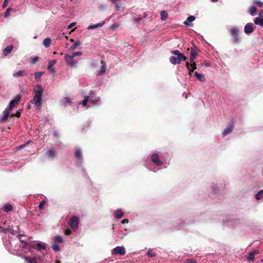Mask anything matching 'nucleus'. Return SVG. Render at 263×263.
I'll use <instances>...</instances> for the list:
<instances>
[{
  "label": "nucleus",
  "mask_w": 263,
  "mask_h": 263,
  "mask_svg": "<svg viewBox=\"0 0 263 263\" xmlns=\"http://www.w3.org/2000/svg\"><path fill=\"white\" fill-rule=\"evenodd\" d=\"M35 95L33 99L30 101V103L34 104V107L37 109H41L42 107V97L43 92V89L41 86H37V89L34 90Z\"/></svg>",
  "instance_id": "nucleus-1"
},
{
  "label": "nucleus",
  "mask_w": 263,
  "mask_h": 263,
  "mask_svg": "<svg viewBox=\"0 0 263 263\" xmlns=\"http://www.w3.org/2000/svg\"><path fill=\"white\" fill-rule=\"evenodd\" d=\"M171 52L172 54L176 55V57L171 56L169 58L170 62L172 64H180L182 61H184L187 59L186 57L178 50H172Z\"/></svg>",
  "instance_id": "nucleus-2"
},
{
  "label": "nucleus",
  "mask_w": 263,
  "mask_h": 263,
  "mask_svg": "<svg viewBox=\"0 0 263 263\" xmlns=\"http://www.w3.org/2000/svg\"><path fill=\"white\" fill-rule=\"evenodd\" d=\"M190 50H191L190 61H194L198 56V52H199V50L195 46L191 48H188L187 50L189 51Z\"/></svg>",
  "instance_id": "nucleus-3"
},
{
  "label": "nucleus",
  "mask_w": 263,
  "mask_h": 263,
  "mask_svg": "<svg viewBox=\"0 0 263 263\" xmlns=\"http://www.w3.org/2000/svg\"><path fill=\"white\" fill-rule=\"evenodd\" d=\"M65 60L66 63V64L69 65L71 67H76V65L78 63V62L74 60H73V58H72L71 56H70L68 54H65Z\"/></svg>",
  "instance_id": "nucleus-4"
},
{
  "label": "nucleus",
  "mask_w": 263,
  "mask_h": 263,
  "mask_svg": "<svg viewBox=\"0 0 263 263\" xmlns=\"http://www.w3.org/2000/svg\"><path fill=\"white\" fill-rule=\"evenodd\" d=\"M79 224V218L77 216H73L69 220L68 224L71 228L75 231L77 229Z\"/></svg>",
  "instance_id": "nucleus-5"
},
{
  "label": "nucleus",
  "mask_w": 263,
  "mask_h": 263,
  "mask_svg": "<svg viewBox=\"0 0 263 263\" xmlns=\"http://www.w3.org/2000/svg\"><path fill=\"white\" fill-rule=\"evenodd\" d=\"M239 30L237 28H233L232 29L231 34L233 38L234 39L235 43H238L240 42V37H239Z\"/></svg>",
  "instance_id": "nucleus-6"
},
{
  "label": "nucleus",
  "mask_w": 263,
  "mask_h": 263,
  "mask_svg": "<svg viewBox=\"0 0 263 263\" xmlns=\"http://www.w3.org/2000/svg\"><path fill=\"white\" fill-rule=\"evenodd\" d=\"M112 254L114 255L119 254L121 256L125 254V249L123 247H117L114 249Z\"/></svg>",
  "instance_id": "nucleus-7"
},
{
  "label": "nucleus",
  "mask_w": 263,
  "mask_h": 263,
  "mask_svg": "<svg viewBox=\"0 0 263 263\" xmlns=\"http://www.w3.org/2000/svg\"><path fill=\"white\" fill-rule=\"evenodd\" d=\"M234 127V122L233 120H232L231 121V124L228 126V127L223 130L222 133V135L223 136H226L228 134H230L232 133L233 128Z\"/></svg>",
  "instance_id": "nucleus-8"
},
{
  "label": "nucleus",
  "mask_w": 263,
  "mask_h": 263,
  "mask_svg": "<svg viewBox=\"0 0 263 263\" xmlns=\"http://www.w3.org/2000/svg\"><path fill=\"white\" fill-rule=\"evenodd\" d=\"M254 30V25L252 23H248L246 25L244 29V31L246 34L251 33Z\"/></svg>",
  "instance_id": "nucleus-9"
},
{
  "label": "nucleus",
  "mask_w": 263,
  "mask_h": 263,
  "mask_svg": "<svg viewBox=\"0 0 263 263\" xmlns=\"http://www.w3.org/2000/svg\"><path fill=\"white\" fill-rule=\"evenodd\" d=\"M31 247L32 248L40 251H41L42 250H45L46 249V246L44 244L42 243L41 242H39L36 244H33L31 245Z\"/></svg>",
  "instance_id": "nucleus-10"
},
{
  "label": "nucleus",
  "mask_w": 263,
  "mask_h": 263,
  "mask_svg": "<svg viewBox=\"0 0 263 263\" xmlns=\"http://www.w3.org/2000/svg\"><path fill=\"white\" fill-rule=\"evenodd\" d=\"M151 158L152 161L157 165H161L162 164V162L159 160V156L157 154H154L152 156Z\"/></svg>",
  "instance_id": "nucleus-11"
},
{
  "label": "nucleus",
  "mask_w": 263,
  "mask_h": 263,
  "mask_svg": "<svg viewBox=\"0 0 263 263\" xmlns=\"http://www.w3.org/2000/svg\"><path fill=\"white\" fill-rule=\"evenodd\" d=\"M259 254L258 250H254L248 254V256L247 257L248 261H254L255 260V255Z\"/></svg>",
  "instance_id": "nucleus-12"
},
{
  "label": "nucleus",
  "mask_w": 263,
  "mask_h": 263,
  "mask_svg": "<svg viewBox=\"0 0 263 263\" xmlns=\"http://www.w3.org/2000/svg\"><path fill=\"white\" fill-rule=\"evenodd\" d=\"M21 98L22 96H17L15 99L11 100L9 103V108H11L13 109V108L14 106V105L15 104H17L20 101Z\"/></svg>",
  "instance_id": "nucleus-13"
},
{
  "label": "nucleus",
  "mask_w": 263,
  "mask_h": 263,
  "mask_svg": "<svg viewBox=\"0 0 263 263\" xmlns=\"http://www.w3.org/2000/svg\"><path fill=\"white\" fill-rule=\"evenodd\" d=\"M74 149L75 152L74 153V156L79 160H82L83 156L81 149L78 147H76Z\"/></svg>",
  "instance_id": "nucleus-14"
},
{
  "label": "nucleus",
  "mask_w": 263,
  "mask_h": 263,
  "mask_svg": "<svg viewBox=\"0 0 263 263\" xmlns=\"http://www.w3.org/2000/svg\"><path fill=\"white\" fill-rule=\"evenodd\" d=\"M13 47L12 45L7 46L6 48H5L4 49L3 54L5 56H7L9 54H10L11 53V52L13 50Z\"/></svg>",
  "instance_id": "nucleus-15"
},
{
  "label": "nucleus",
  "mask_w": 263,
  "mask_h": 263,
  "mask_svg": "<svg viewBox=\"0 0 263 263\" xmlns=\"http://www.w3.org/2000/svg\"><path fill=\"white\" fill-rule=\"evenodd\" d=\"M194 76L198 80L201 82H204L205 81L204 76L202 74L198 73L197 71H196L194 73Z\"/></svg>",
  "instance_id": "nucleus-16"
},
{
  "label": "nucleus",
  "mask_w": 263,
  "mask_h": 263,
  "mask_svg": "<svg viewBox=\"0 0 263 263\" xmlns=\"http://www.w3.org/2000/svg\"><path fill=\"white\" fill-rule=\"evenodd\" d=\"M101 70L99 72V75H103L105 73L106 71V63L102 60L101 62Z\"/></svg>",
  "instance_id": "nucleus-17"
},
{
  "label": "nucleus",
  "mask_w": 263,
  "mask_h": 263,
  "mask_svg": "<svg viewBox=\"0 0 263 263\" xmlns=\"http://www.w3.org/2000/svg\"><path fill=\"white\" fill-rule=\"evenodd\" d=\"M56 63V60H53L49 62L47 69L51 72H54V69L52 68V66Z\"/></svg>",
  "instance_id": "nucleus-18"
},
{
  "label": "nucleus",
  "mask_w": 263,
  "mask_h": 263,
  "mask_svg": "<svg viewBox=\"0 0 263 263\" xmlns=\"http://www.w3.org/2000/svg\"><path fill=\"white\" fill-rule=\"evenodd\" d=\"M104 24H105V22L103 21L101 23H98L97 24H96V25H89L87 27V29L89 30L94 29L102 27Z\"/></svg>",
  "instance_id": "nucleus-19"
},
{
  "label": "nucleus",
  "mask_w": 263,
  "mask_h": 263,
  "mask_svg": "<svg viewBox=\"0 0 263 263\" xmlns=\"http://www.w3.org/2000/svg\"><path fill=\"white\" fill-rule=\"evenodd\" d=\"M46 155L47 157L53 158L55 157V152L53 148L48 149L46 152Z\"/></svg>",
  "instance_id": "nucleus-20"
},
{
  "label": "nucleus",
  "mask_w": 263,
  "mask_h": 263,
  "mask_svg": "<svg viewBox=\"0 0 263 263\" xmlns=\"http://www.w3.org/2000/svg\"><path fill=\"white\" fill-rule=\"evenodd\" d=\"M12 209H13L12 206L9 203L6 204L5 205H4V206L3 208V211H5V212H8L11 211H12Z\"/></svg>",
  "instance_id": "nucleus-21"
},
{
  "label": "nucleus",
  "mask_w": 263,
  "mask_h": 263,
  "mask_svg": "<svg viewBox=\"0 0 263 263\" xmlns=\"http://www.w3.org/2000/svg\"><path fill=\"white\" fill-rule=\"evenodd\" d=\"M25 259L26 261H28L29 263H37V260H40V258H37L35 257L30 258L29 257L26 256Z\"/></svg>",
  "instance_id": "nucleus-22"
},
{
  "label": "nucleus",
  "mask_w": 263,
  "mask_h": 263,
  "mask_svg": "<svg viewBox=\"0 0 263 263\" xmlns=\"http://www.w3.org/2000/svg\"><path fill=\"white\" fill-rule=\"evenodd\" d=\"M254 23L256 25L263 27V18L256 17L254 20Z\"/></svg>",
  "instance_id": "nucleus-23"
},
{
  "label": "nucleus",
  "mask_w": 263,
  "mask_h": 263,
  "mask_svg": "<svg viewBox=\"0 0 263 263\" xmlns=\"http://www.w3.org/2000/svg\"><path fill=\"white\" fill-rule=\"evenodd\" d=\"M26 74V73H25V70H20V71L13 73V76L14 77H23Z\"/></svg>",
  "instance_id": "nucleus-24"
},
{
  "label": "nucleus",
  "mask_w": 263,
  "mask_h": 263,
  "mask_svg": "<svg viewBox=\"0 0 263 263\" xmlns=\"http://www.w3.org/2000/svg\"><path fill=\"white\" fill-rule=\"evenodd\" d=\"M195 20V17L193 15H191L187 18V20L184 22V24L186 26H190V24L189 22H192Z\"/></svg>",
  "instance_id": "nucleus-25"
},
{
  "label": "nucleus",
  "mask_w": 263,
  "mask_h": 263,
  "mask_svg": "<svg viewBox=\"0 0 263 263\" xmlns=\"http://www.w3.org/2000/svg\"><path fill=\"white\" fill-rule=\"evenodd\" d=\"M51 42V40L50 38H49V37L45 38L43 41V45H44L45 47H48L50 45Z\"/></svg>",
  "instance_id": "nucleus-26"
},
{
  "label": "nucleus",
  "mask_w": 263,
  "mask_h": 263,
  "mask_svg": "<svg viewBox=\"0 0 263 263\" xmlns=\"http://www.w3.org/2000/svg\"><path fill=\"white\" fill-rule=\"evenodd\" d=\"M123 212H122L121 210H118L116 212L115 217L117 219H119L121 218L123 216Z\"/></svg>",
  "instance_id": "nucleus-27"
},
{
  "label": "nucleus",
  "mask_w": 263,
  "mask_h": 263,
  "mask_svg": "<svg viewBox=\"0 0 263 263\" xmlns=\"http://www.w3.org/2000/svg\"><path fill=\"white\" fill-rule=\"evenodd\" d=\"M2 229L3 230V232L5 233L10 232L12 234H14V231L10 226H8L6 229H3V228H2Z\"/></svg>",
  "instance_id": "nucleus-28"
},
{
  "label": "nucleus",
  "mask_w": 263,
  "mask_h": 263,
  "mask_svg": "<svg viewBox=\"0 0 263 263\" xmlns=\"http://www.w3.org/2000/svg\"><path fill=\"white\" fill-rule=\"evenodd\" d=\"M88 101L94 102V100H92L91 99H89V96H86V97H85V98L82 103V105L84 107L86 106Z\"/></svg>",
  "instance_id": "nucleus-29"
},
{
  "label": "nucleus",
  "mask_w": 263,
  "mask_h": 263,
  "mask_svg": "<svg viewBox=\"0 0 263 263\" xmlns=\"http://www.w3.org/2000/svg\"><path fill=\"white\" fill-rule=\"evenodd\" d=\"M55 243H62L63 242V238L60 235L56 236L53 239Z\"/></svg>",
  "instance_id": "nucleus-30"
},
{
  "label": "nucleus",
  "mask_w": 263,
  "mask_h": 263,
  "mask_svg": "<svg viewBox=\"0 0 263 263\" xmlns=\"http://www.w3.org/2000/svg\"><path fill=\"white\" fill-rule=\"evenodd\" d=\"M263 195V190H260L256 195H255V198L256 199L259 200L262 198Z\"/></svg>",
  "instance_id": "nucleus-31"
},
{
  "label": "nucleus",
  "mask_w": 263,
  "mask_h": 263,
  "mask_svg": "<svg viewBox=\"0 0 263 263\" xmlns=\"http://www.w3.org/2000/svg\"><path fill=\"white\" fill-rule=\"evenodd\" d=\"M249 12L250 14L253 15L256 12V8L254 6H251L249 8Z\"/></svg>",
  "instance_id": "nucleus-32"
},
{
  "label": "nucleus",
  "mask_w": 263,
  "mask_h": 263,
  "mask_svg": "<svg viewBox=\"0 0 263 263\" xmlns=\"http://www.w3.org/2000/svg\"><path fill=\"white\" fill-rule=\"evenodd\" d=\"M81 45V43L79 41L76 42L71 47H70V49L71 50H74L77 49V48Z\"/></svg>",
  "instance_id": "nucleus-33"
},
{
  "label": "nucleus",
  "mask_w": 263,
  "mask_h": 263,
  "mask_svg": "<svg viewBox=\"0 0 263 263\" xmlns=\"http://www.w3.org/2000/svg\"><path fill=\"white\" fill-rule=\"evenodd\" d=\"M43 72H36L34 73V77H35V80H40L41 76L43 75Z\"/></svg>",
  "instance_id": "nucleus-34"
},
{
  "label": "nucleus",
  "mask_w": 263,
  "mask_h": 263,
  "mask_svg": "<svg viewBox=\"0 0 263 263\" xmlns=\"http://www.w3.org/2000/svg\"><path fill=\"white\" fill-rule=\"evenodd\" d=\"M70 102V100L69 98L68 97H65V98H64L62 101H61V102L65 106H66L67 105V104L68 103H69Z\"/></svg>",
  "instance_id": "nucleus-35"
},
{
  "label": "nucleus",
  "mask_w": 263,
  "mask_h": 263,
  "mask_svg": "<svg viewBox=\"0 0 263 263\" xmlns=\"http://www.w3.org/2000/svg\"><path fill=\"white\" fill-rule=\"evenodd\" d=\"M168 16L167 12L165 11H162L161 12V18L162 20H165Z\"/></svg>",
  "instance_id": "nucleus-36"
},
{
  "label": "nucleus",
  "mask_w": 263,
  "mask_h": 263,
  "mask_svg": "<svg viewBox=\"0 0 263 263\" xmlns=\"http://www.w3.org/2000/svg\"><path fill=\"white\" fill-rule=\"evenodd\" d=\"M9 116V115H8L4 114V116L0 120V123H3L6 122Z\"/></svg>",
  "instance_id": "nucleus-37"
},
{
  "label": "nucleus",
  "mask_w": 263,
  "mask_h": 263,
  "mask_svg": "<svg viewBox=\"0 0 263 263\" xmlns=\"http://www.w3.org/2000/svg\"><path fill=\"white\" fill-rule=\"evenodd\" d=\"M51 248L52 249L53 251L56 252L59 251L60 250V247L57 244L52 245Z\"/></svg>",
  "instance_id": "nucleus-38"
},
{
  "label": "nucleus",
  "mask_w": 263,
  "mask_h": 263,
  "mask_svg": "<svg viewBox=\"0 0 263 263\" xmlns=\"http://www.w3.org/2000/svg\"><path fill=\"white\" fill-rule=\"evenodd\" d=\"M82 54V52L81 51H77V52H72L71 53V54H70L69 55L71 56L72 58H74L76 56L81 55Z\"/></svg>",
  "instance_id": "nucleus-39"
},
{
  "label": "nucleus",
  "mask_w": 263,
  "mask_h": 263,
  "mask_svg": "<svg viewBox=\"0 0 263 263\" xmlns=\"http://www.w3.org/2000/svg\"><path fill=\"white\" fill-rule=\"evenodd\" d=\"M21 113V110H18L16 111V112L15 114H11L10 115L11 117H16L17 118H19L20 117Z\"/></svg>",
  "instance_id": "nucleus-40"
},
{
  "label": "nucleus",
  "mask_w": 263,
  "mask_h": 263,
  "mask_svg": "<svg viewBox=\"0 0 263 263\" xmlns=\"http://www.w3.org/2000/svg\"><path fill=\"white\" fill-rule=\"evenodd\" d=\"M11 10L12 9L10 7L7 9L4 15L5 17H7L9 15L10 12L11 11Z\"/></svg>",
  "instance_id": "nucleus-41"
},
{
  "label": "nucleus",
  "mask_w": 263,
  "mask_h": 263,
  "mask_svg": "<svg viewBox=\"0 0 263 263\" xmlns=\"http://www.w3.org/2000/svg\"><path fill=\"white\" fill-rule=\"evenodd\" d=\"M31 60H32V63L34 64L36 63L37 61L39 60V57H37V56H35V57H32L31 58Z\"/></svg>",
  "instance_id": "nucleus-42"
},
{
  "label": "nucleus",
  "mask_w": 263,
  "mask_h": 263,
  "mask_svg": "<svg viewBox=\"0 0 263 263\" xmlns=\"http://www.w3.org/2000/svg\"><path fill=\"white\" fill-rule=\"evenodd\" d=\"M184 263H197L195 259L191 258L186 259Z\"/></svg>",
  "instance_id": "nucleus-43"
},
{
  "label": "nucleus",
  "mask_w": 263,
  "mask_h": 263,
  "mask_svg": "<svg viewBox=\"0 0 263 263\" xmlns=\"http://www.w3.org/2000/svg\"><path fill=\"white\" fill-rule=\"evenodd\" d=\"M190 62H191V67L192 68V69H193L194 70L196 69V62H194V61H190Z\"/></svg>",
  "instance_id": "nucleus-44"
},
{
  "label": "nucleus",
  "mask_w": 263,
  "mask_h": 263,
  "mask_svg": "<svg viewBox=\"0 0 263 263\" xmlns=\"http://www.w3.org/2000/svg\"><path fill=\"white\" fill-rule=\"evenodd\" d=\"M147 255L151 257L156 256V254L155 253H153L151 250H149L147 253Z\"/></svg>",
  "instance_id": "nucleus-45"
},
{
  "label": "nucleus",
  "mask_w": 263,
  "mask_h": 263,
  "mask_svg": "<svg viewBox=\"0 0 263 263\" xmlns=\"http://www.w3.org/2000/svg\"><path fill=\"white\" fill-rule=\"evenodd\" d=\"M254 3L256 4L259 7H262L263 6V3L260 1H255Z\"/></svg>",
  "instance_id": "nucleus-46"
},
{
  "label": "nucleus",
  "mask_w": 263,
  "mask_h": 263,
  "mask_svg": "<svg viewBox=\"0 0 263 263\" xmlns=\"http://www.w3.org/2000/svg\"><path fill=\"white\" fill-rule=\"evenodd\" d=\"M12 109V108L9 107L8 108H6L4 112L5 114L9 115Z\"/></svg>",
  "instance_id": "nucleus-47"
},
{
  "label": "nucleus",
  "mask_w": 263,
  "mask_h": 263,
  "mask_svg": "<svg viewBox=\"0 0 263 263\" xmlns=\"http://www.w3.org/2000/svg\"><path fill=\"white\" fill-rule=\"evenodd\" d=\"M64 234L66 235H69L71 234V231L69 229H67L64 231Z\"/></svg>",
  "instance_id": "nucleus-48"
},
{
  "label": "nucleus",
  "mask_w": 263,
  "mask_h": 263,
  "mask_svg": "<svg viewBox=\"0 0 263 263\" xmlns=\"http://www.w3.org/2000/svg\"><path fill=\"white\" fill-rule=\"evenodd\" d=\"M142 20L141 17H135L133 18V21L136 23H139Z\"/></svg>",
  "instance_id": "nucleus-49"
},
{
  "label": "nucleus",
  "mask_w": 263,
  "mask_h": 263,
  "mask_svg": "<svg viewBox=\"0 0 263 263\" xmlns=\"http://www.w3.org/2000/svg\"><path fill=\"white\" fill-rule=\"evenodd\" d=\"M9 1V0H4L3 4V8H5L7 6Z\"/></svg>",
  "instance_id": "nucleus-50"
},
{
  "label": "nucleus",
  "mask_w": 263,
  "mask_h": 263,
  "mask_svg": "<svg viewBox=\"0 0 263 263\" xmlns=\"http://www.w3.org/2000/svg\"><path fill=\"white\" fill-rule=\"evenodd\" d=\"M119 27V25L116 24V23H115V24H113L111 26H110V28L112 29H115L116 28H117L118 27Z\"/></svg>",
  "instance_id": "nucleus-51"
},
{
  "label": "nucleus",
  "mask_w": 263,
  "mask_h": 263,
  "mask_svg": "<svg viewBox=\"0 0 263 263\" xmlns=\"http://www.w3.org/2000/svg\"><path fill=\"white\" fill-rule=\"evenodd\" d=\"M76 24V23L75 22L71 23L67 26V29H70L72 28Z\"/></svg>",
  "instance_id": "nucleus-52"
},
{
  "label": "nucleus",
  "mask_w": 263,
  "mask_h": 263,
  "mask_svg": "<svg viewBox=\"0 0 263 263\" xmlns=\"http://www.w3.org/2000/svg\"><path fill=\"white\" fill-rule=\"evenodd\" d=\"M120 9V6L117 4L115 3V9L116 11H119Z\"/></svg>",
  "instance_id": "nucleus-53"
},
{
  "label": "nucleus",
  "mask_w": 263,
  "mask_h": 263,
  "mask_svg": "<svg viewBox=\"0 0 263 263\" xmlns=\"http://www.w3.org/2000/svg\"><path fill=\"white\" fill-rule=\"evenodd\" d=\"M257 17L263 18V10H261V11L258 14V16Z\"/></svg>",
  "instance_id": "nucleus-54"
},
{
  "label": "nucleus",
  "mask_w": 263,
  "mask_h": 263,
  "mask_svg": "<svg viewBox=\"0 0 263 263\" xmlns=\"http://www.w3.org/2000/svg\"><path fill=\"white\" fill-rule=\"evenodd\" d=\"M45 202L44 201H41V202L39 204V208L41 209L42 207L45 204Z\"/></svg>",
  "instance_id": "nucleus-55"
},
{
  "label": "nucleus",
  "mask_w": 263,
  "mask_h": 263,
  "mask_svg": "<svg viewBox=\"0 0 263 263\" xmlns=\"http://www.w3.org/2000/svg\"><path fill=\"white\" fill-rule=\"evenodd\" d=\"M128 222V220L127 219H124L122 221V223L123 224L127 223Z\"/></svg>",
  "instance_id": "nucleus-56"
},
{
  "label": "nucleus",
  "mask_w": 263,
  "mask_h": 263,
  "mask_svg": "<svg viewBox=\"0 0 263 263\" xmlns=\"http://www.w3.org/2000/svg\"><path fill=\"white\" fill-rule=\"evenodd\" d=\"M185 66L187 69H190V68H191V64L188 62H186Z\"/></svg>",
  "instance_id": "nucleus-57"
},
{
  "label": "nucleus",
  "mask_w": 263,
  "mask_h": 263,
  "mask_svg": "<svg viewBox=\"0 0 263 263\" xmlns=\"http://www.w3.org/2000/svg\"><path fill=\"white\" fill-rule=\"evenodd\" d=\"M188 69V70H189V74H192V72H194V69H192V68H190V69Z\"/></svg>",
  "instance_id": "nucleus-58"
},
{
  "label": "nucleus",
  "mask_w": 263,
  "mask_h": 263,
  "mask_svg": "<svg viewBox=\"0 0 263 263\" xmlns=\"http://www.w3.org/2000/svg\"><path fill=\"white\" fill-rule=\"evenodd\" d=\"M22 236V234H18V235H17V238L20 239V240L21 242H24V240H22V239H21V237Z\"/></svg>",
  "instance_id": "nucleus-59"
},
{
  "label": "nucleus",
  "mask_w": 263,
  "mask_h": 263,
  "mask_svg": "<svg viewBox=\"0 0 263 263\" xmlns=\"http://www.w3.org/2000/svg\"><path fill=\"white\" fill-rule=\"evenodd\" d=\"M32 103H30V102L28 103L27 105V109H30L31 108V105Z\"/></svg>",
  "instance_id": "nucleus-60"
},
{
  "label": "nucleus",
  "mask_w": 263,
  "mask_h": 263,
  "mask_svg": "<svg viewBox=\"0 0 263 263\" xmlns=\"http://www.w3.org/2000/svg\"><path fill=\"white\" fill-rule=\"evenodd\" d=\"M57 135H58L57 133L56 132H53V136H57Z\"/></svg>",
  "instance_id": "nucleus-61"
},
{
  "label": "nucleus",
  "mask_w": 263,
  "mask_h": 263,
  "mask_svg": "<svg viewBox=\"0 0 263 263\" xmlns=\"http://www.w3.org/2000/svg\"><path fill=\"white\" fill-rule=\"evenodd\" d=\"M55 263H61V261L59 260H56Z\"/></svg>",
  "instance_id": "nucleus-62"
},
{
  "label": "nucleus",
  "mask_w": 263,
  "mask_h": 263,
  "mask_svg": "<svg viewBox=\"0 0 263 263\" xmlns=\"http://www.w3.org/2000/svg\"><path fill=\"white\" fill-rule=\"evenodd\" d=\"M146 16H147V15H146V13H144L143 17V18H145V17H146Z\"/></svg>",
  "instance_id": "nucleus-63"
},
{
  "label": "nucleus",
  "mask_w": 263,
  "mask_h": 263,
  "mask_svg": "<svg viewBox=\"0 0 263 263\" xmlns=\"http://www.w3.org/2000/svg\"><path fill=\"white\" fill-rule=\"evenodd\" d=\"M218 0H211V1H212V2H214V3L217 2H218Z\"/></svg>",
  "instance_id": "nucleus-64"
}]
</instances>
